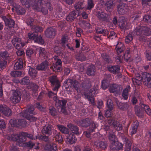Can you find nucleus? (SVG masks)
Masks as SVG:
<instances>
[{
	"label": "nucleus",
	"instance_id": "nucleus-1",
	"mask_svg": "<svg viewBox=\"0 0 151 151\" xmlns=\"http://www.w3.org/2000/svg\"><path fill=\"white\" fill-rule=\"evenodd\" d=\"M32 28L33 32L28 33V38L30 40H34L35 42L41 45L43 44L44 41L41 35H39L38 34V32H41L42 31V28L39 26L34 25Z\"/></svg>",
	"mask_w": 151,
	"mask_h": 151
},
{
	"label": "nucleus",
	"instance_id": "nucleus-2",
	"mask_svg": "<svg viewBox=\"0 0 151 151\" xmlns=\"http://www.w3.org/2000/svg\"><path fill=\"white\" fill-rule=\"evenodd\" d=\"M34 109V107L33 105L27 106L26 109L24 110L22 112V116L31 122H35L37 119V118L31 115L33 114Z\"/></svg>",
	"mask_w": 151,
	"mask_h": 151
},
{
	"label": "nucleus",
	"instance_id": "nucleus-3",
	"mask_svg": "<svg viewBox=\"0 0 151 151\" xmlns=\"http://www.w3.org/2000/svg\"><path fill=\"white\" fill-rule=\"evenodd\" d=\"M58 99L55 103V106L57 109L58 111L60 114H63L64 115L68 114L66 109V104L67 101L64 99Z\"/></svg>",
	"mask_w": 151,
	"mask_h": 151
},
{
	"label": "nucleus",
	"instance_id": "nucleus-4",
	"mask_svg": "<svg viewBox=\"0 0 151 151\" xmlns=\"http://www.w3.org/2000/svg\"><path fill=\"white\" fill-rule=\"evenodd\" d=\"M49 81L51 83V86L53 87L52 90L53 91H57L60 85L57 76L54 75L50 76L49 78Z\"/></svg>",
	"mask_w": 151,
	"mask_h": 151
},
{
	"label": "nucleus",
	"instance_id": "nucleus-5",
	"mask_svg": "<svg viewBox=\"0 0 151 151\" xmlns=\"http://www.w3.org/2000/svg\"><path fill=\"white\" fill-rule=\"evenodd\" d=\"M91 119L89 118H86L79 120H77L76 123L79 126L82 127L87 128L91 124H95L92 123Z\"/></svg>",
	"mask_w": 151,
	"mask_h": 151
},
{
	"label": "nucleus",
	"instance_id": "nucleus-6",
	"mask_svg": "<svg viewBox=\"0 0 151 151\" xmlns=\"http://www.w3.org/2000/svg\"><path fill=\"white\" fill-rule=\"evenodd\" d=\"M12 42L15 48L17 50L21 49L24 45L20 38L17 37H14L12 41Z\"/></svg>",
	"mask_w": 151,
	"mask_h": 151
},
{
	"label": "nucleus",
	"instance_id": "nucleus-7",
	"mask_svg": "<svg viewBox=\"0 0 151 151\" xmlns=\"http://www.w3.org/2000/svg\"><path fill=\"white\" fill-rule=\"evenodd\" d=\"M30 2L29 1H27L24 4V5L27 8H29L31 6H32L33 9L36 10L37 11H40V8L39 6V3L40 1H41V0H30Z\"/></svg>",
	"mask_w": 151,
	"mask_h": 151
},
{
	"label": "nucleus",
	"instance_id": "nucleus-8",
	"mask_svg": "<svg viewBox=\"0 0 151 151\" xmlns=\"http://www.w3.org/2000/svg\"><path fill=\"white\" fill-rule=\"evenodd\" d=\"M22 94L20 91L18 90H13L11 100L14 104H16L20 101Z\"/></svg>",
	"mask_w": 151,
	"mask_h": 151
},
{
	"label": "nucleus",
	"instance_id": "nucleus-9",
	"mask_svg": "<svg viewBox=\"0 0 151 151\" xmlns=\"http://www.w3.org/2000/svg\"><path fill=\"white\" fill-rule=\"evenodd\" d=\"M27 132H20L19 135H16V145L19 146L18 144L21 143L24 144L27 141V138L26 137Z\"/></svg>",
	"mask_w": 151,
	"mask_h": 151
},
{
	"label": "nucleus",
	"instance_id": "nucleus-10",
	"mask_svg": "<svg viewBox=\"0 0 151 151\" xmlns=\"http://www.w3.org/2000/svg\"><path fill=\"white\" fill-rule=\"evenodd\" d=\"M135 31L136 32V35H138L143 34L148 36L151 34V29L146 27H142L138 29H135Z\"/></svg>",
	"mask_w": 151,
	"mask_h": 151
},
{
	"label": "nucleus",
	"instance_id": "nucleus-11",
	"mask_svg": "<svg viewBox=\"0 0 151 151\" xmlns=\"http://www.w3.org/2000/svg\"><path fill=\"white\" fill-rule=\"evenodd\" d=\"M142 82L146 86L151 84V74L147 73H143L142 75Z\"/></svg>",
	"mask_w": 151,
	"mask_h": 151
},
{
	"label": "nucleus",
	"instance_id": "nucleus-12",
	"mask_svg": "<svg viewBox=\"0 0 151 151\" xmlns=\"http://www.w3.org/2000/svg\"><path fill=\"white\" fill-rule=\"evenodd\" d=\"M118 25L123 30H127L129 28V25L123 17H119L118 20Z\"/></svg>",
	"mask_w": 151,
	"mask_h": 151
},
{
	"label": "nucleus",
	"instance_id": "nucleus-13",
	"mask_svg": "<svg viewBox=\"0 0 151 151\" xmlns=\"http://www.w3.org/2000/svg\"><path fill=\"white\" fill-rule=\"evenodd\" d=\"M0 111L7 116H10L12 114L11 109L5 105H0Z\"/></svg>",
	"mask_w": 151,
	"mask_h": 151
},
{
	"label": "nucleus",
	"instance_id": "nucleus-14",
	"mask_svg": "<svg viewBox=\"0 0 151 151\" xmlns=\"http://www.w3.org/2000/svg\"><path fill=\"white\" fill-rule=\"evenodd\" d=\"M110 147L112 150H119L123 149V145L117 140L116 142H111Z\"/></svg>",
	"mask_w": 151,
	"mask_h": 151
},
{
	"label": "nucleus",
	"instance_id": "nucleus-15",
	"mask_svg": "<svg viewBox=\"0 0 151 151\" xmlns=\"http://www.w3.org/2000/svg\"><path fill=\"white\" fill-rule=\"evenodd\" d=\"M108 122L109 124L113 125L115 129L117 131H120L122 129V125L113 119H109Z\"/></svg>",
	"mask_w": 151,
	"mask_h": 151
},
{
	"label": "nucleus",
	"instance_id": "nucleus-16",
	"mask_svg": "<svg viewBox=\"0 0 151 151\" xmlns=\"http://www.w3.org/2000/svg\"><path fill=\"white\" fill-rule=\"evenodd\" d=\"M56 30L52 27L47 28L45 31V34L46 36L48 38H53L55 35Z\"/></svg>",
	"mask_w": 151,
	"mask_h": 151
},
{
	"label": "nucleus",
	"instance_id": "nucleus-17",
	"mask_svg": "<svg viewBox=\"0 0 151 151\" xmlns=\"http://www.w3.org/2000/svg\"><path fill=\"white\" fill-rule=\"evenodd\" d=\"M77 11L73 10L70 12L66 17V19L67 21L73 22L78 16L77 14Z\"/></svg>",
	"mask_w": 151,
	"mask_h": 151
},
{
	"label": "nucleus",
	"instance_id": "nucleus-18",
	"mask_svg": "<svg viewBox=\"0 0 151 151\" xmlns=\"http://www.w3.org/2000/svg\"><path fill=\"white\" fill-rule=\"evenodd\" d=\"M3 19L4 20L5 25L10 28L14 27L15 24L14 21L13 19L8 17H6L5 16L3 17Z\"/></svg>",
	"mask_w": 151,
	"mask_h": 151
},
{
	"label": "nucleus",
	"instance_id": "nucleus-19",
	"mask_svg": "<svg viewBox=\"0 0 151 151\" xmlns=\"http://www.w3.org/2000/svg\"><path fill=\"white\" fill-rule=\"evenodd\" d=\"M109 90L111 93L118 94L120 92V86L117 84H113L110 86Z\"/></svg>",
	"mask_w": 151,
	"mask_h": 151
},
{
	"label": "nucleus",
	"instance_id": "nucleus-20",
	"mask_svg": "<svg viewBox=\"0 0 151 151\" xmlns=\"http://www.w3.org/2000/svg\"><path fill=\"white\" fill-rule=\"evenodd\" d=\"M116 103L118 108L122 111H126L129 107V105L127 103H122L118 100L116 101Z\"/></svg>",
	"mask_w": 151,
	"mask_h": 151
},
{
	"label": "nucleus",
	"instance_id": "nucleus-21",
	"mask_svg": "<svg viewBox=\"0 0 151 151\" xmlns=\"http://www.w3.org/2000/svg\"><path fill=\"white\" fill-rule=\"evenodd\" d=\"M52 126L50 124H47L45 125L42 130V133L43 135H48L47 136L51 134L52 127Z\"/></svg>",
	"mask_w": 151,
	"mask_h": 151
},
{
	"label": "nucleus",
	"instance_id": "nucleus-22",
	"mask_svg": "<svg viewBox=\"0 0 151 151\" xmlns=\"http://www.w3.org/2000/svg\"><path fill=\"white\" fill-rule=\"evenodd\" d=\"M76 140V138L73 133H70L67 135L66 138V142L68 144H72L75 143Z\"/></svg>",
	"mask_w": 151,
	"mask_h": 151
},
{
	"label": "nucleus",
	"instance_id": "nucleus-23",
	"mask_svg": "<svg viewBox=\"0 0 151 151\" xmlns=\"http://www.w3.org/2000/svg\"><path fill=\"white\" fill-rule=\"evenodd\" d=\"M108 70L114 74H118L120 73V68L118 65L110 66L107 67Z\"/></svg>",
	"mask_w": 151,
	"mask_h": 151
},
{
	"label": "nucleus",
	"instance_id": "nucleus-24",
	"mask_svg": "<svg viewBox=\"0 0 151 151\" xmlns=\"http://www.w3.org/2000/svg\"><path fill=\"white\" fill-rule=\"evenodd\" d=\"M106 10L108 12H110L112 11L115 4L113 0H109L105 3Z\"/></svg>",
	"mask_w": 151,
	"mask_h": 151
},
{
	"label": "nucleus",
	"instance_id": "nucleus-25",
	"mask_svg": "<svg viewBox=\"0 0 151 151\" xmlns=\"http://www.w3.org/2000/svg\"><path fill=\"white\" fill-rule=\"evenodd\" d=\"M117 11L121 15L125 14L126 12L125 4L123 3H120L117 6Z\"/></svg>",
	"mask_w": 151,
	"mask_h": 151
},
{
	"label": "nucleus",
	"instance_id": "nucleus-26",
	"mask_svg": "<svg viewBox=\"0 0 151 151\" xmlns=\"http://www.w3.org/2000/svg\"><path fill=\"white\" fill-rule=\"evenodd\" d=\"M97 128V127L95 124H92L89 129L85 131L84 134L87 137L89 138L90 136V133L95 131V129Z\"/></svg>",
	"mask_w": 151,
	"mask_h": 151
},
{
	"label": "nucleus",
	"instance_id": "nucleus-27",
	"mask_svg": "<svg viewBox=\"0 0 151 151\" xmlns=\"http://www.w3.org/2000/svg\"><path fill=\"white\" fill-rule=\"evenodd\" d=\"M91 87V82L89 80H86L81 83V87L84 90H88Z\"/></svg>",
	"mask_w": 151,
	"mask_h": 151
},
{
	"label": "nucleus",
	"instance_id": "nucleus-28",
	"mask_svg": "<svg viewBox=\"0 0 151 151\" xmlns=\"http://www.w3.org/2000/svg\"><path fill=\"white\" fill-rule=\"evenodd\" d=\"M67 126L72 131L73 134H74L77 135L79 134V129L77 126L71 124H70L67 125Z\"/></svg>",
	"mask_w": 151,
	"mask_h": 151
},
{
	"label": "nucleus",
	"instance_id": "nucleus-29",
	"mask_svg": "<svg viewBox=\"0 0 151 151\" xmlns=\"http://www.w3.org/2000/svg\"><path fill=\"white\" fill-rule=\"evenodd\" d=\"M96 71L95 67L93 65H91L88 66L86 70V73L88 76L94 75Z\"/></svg>",
	"mask_w": 151,
	"mask_h": 151
},
{
	"label": "nucleus",
	"instance_id": "nucleus-30",
	"mask_svg": "<svg viewBox=\"0 0 151 151\" xmlns=\"http://www.w3.org/2000/svg\"><path fill=\"white\" fill-rule=\"evenodd\" d=\"M48 63L47 60H45L39 65L37 67L38 70H45L47 68Z\"/></svg>",
	"mask_w": 151,
	"mask_h": 151
},
{
	"label": "nucleus",
	"instance_id": "nucleus-31",
	"mask_svg": "<svg viewBox=\"0 0 151 151\" xmlns=\"http://www.w3.org/2000/svg\"><path fill=\"white\" fill-rule=\"evenodd\" d=\"M16 12L18 14L23 15L26 12L25 9L20 5L15 4L14 6Z\"/></svg>",
	"mask_w": 151,
	"mask_h": 151
},
{
	"label": "nucleus",
	"instance_id": "nucleus-32",
	"mask_svg": "<svg viewBox=\"0 0 151 151\" xmlns=\"http://www.w3.org/2000/svg\"><path fill=\"white\" fill-rule=\"evenodd\" d=\"M96 16L99 19L103 21L107 20L108 19L106 14L103 12H97Z\"/></svg>",
	"mask_w": 151,
	"mask_h": 151
},
{
	"label": "nucleus",
	"instance_id": "nucleus-33",
	"mask_svg": "<svg viewBox=\"0 0 151 151\" xmlns=\"http://www.w3.org/2000/svg\"><path fill=\"white\" fill-rule=\"evenodd\" d=\"M108 137L110 143L116 142L118 140L115 133L113 131H111L109 133Z\"/></svg>",
	"mask_w": 151,
	"mask_h": 151
},
{
	"label": "nucleus",
	"instance_id": "nucleus-34",
	"mask_svg": "<svg viewBox=\"0 0 151 151\" xmlns=\"http://www.w3.org/2000/svg\"><path fill=\"white\" fill-rule=\"evenodd\" d=\"M84 2V0H80V1L75 4L74 7L77 12L80 9H82L84 8L83 4Z\"/></svg>",
	"mask_w": 151,
	"mask_h": 151
},
{
	"label": "nucleus",
	"instance_id": "nucleus-35",
	"mask_svg": "<svg viewBox=\"0 0 151 151\" xmlns=\"http://www.w3.org/2000/svg\"><path fill=\"white\" fill-rule=\"evenodd\" d=\"M19 145V146L20 147H28L30 149H32L33 148L34 146L35 145V144L33 143L32 141H29L27 142H25L24 144L21 143L19 145Z\"/></svg>",
	"mask_w": 151,
	"mask_h": 151
},
{
	"label": "nucleus",
	"instance_id": "nucleus-36",
	"mask_svg": "<svg viewBox=\"0 0 151 151\" xmlns=\"http://www.w3.org/2000/svg\"><path fill=\"white\" fill-rule=\"evenodd\" d=\"M28 73L29 75L32 78L36 77L37 75V72L34 68L29 67L28 69Z\"/></svg>",
	"mask_w": 151,
	"mask_h": 151
},
{
	"label": "nucleus",
	"instance_id": "nucleus-37",
	"mask_svg": "<svg viewBox=\"0 0 151 151\" xmlns=\"http://www.w3.org/2000/svg\"><path fill=\"white\" fill-rule=\"evenodd\" d=\"M57 127L62 133L65 134H67L69 133V129L64 126L59 125H57Z\"/></svg>",
	"mask_w": 151,
	"mask_h": 151
},
{
	"label": "nucleus",
	"instance_id": "nucleus-38",
	"mask_svg": "<svg viewBox=\"0 0 151 151\" xmlns=\"http://www.w3.org/2000/svg\"><path fill=\"white\" fill-rule=\"evenodd\" d=\"M30 86L32 90L34 93H33V95L36 96L37 95V93L36 92L38 90L39 86L38 85H37L36 83H31L30 84Z\"/></svg>",
	"mask_w": 151,
	"mask_h": 151
},
{
	"label": "nucleus",
	"instance_id": "nucleus-39",
	"mask_svg": "<svg viewBox=\"0 0 151 151\" xmlns=\"http://www.w3.org/2000/svg\"><path fill=\"white\" fill-rule=\"evenodd\" d=\"M9 58V55L6 51L0 52V59L6 60Z\"/></svg>",
	"mask_w": 151,
	"mask_h": 151
},
{
	"label": "nucleus",
	"instance_id": "nucleus-40",
	"mask_svg": "<svg viewBox=\"0 0 151 151\" xmlns=\"http://www.w3.org/2000/svg\"><path fill=\"white\" fill-rule=\"evenodd\" d=\"M19 119H12L9 121L12 126L19 127Z\"/></svg>",
	"mask_w": 151,
	"mask_h": 151
},
{
	"label": "nucleus",
	"instance_id": "nucleus-41",
	"mask_svg": "<svg viewBox=\"0 0 151 151\" xmlns=\"http://www.w3.org/2000/svg\"><path fill=\"white\" fill-rule=\"evenodd\" d=\"M130 88L129 86H128L124 90L122 93V96L125 100H127L128 98V89Z\"/></svg>",
	"mask_w": 151,
	"mask_h": 151
},
{
	"label": "nucleus",
	"instance_id": "nucleus-42",
	"mask_svg": "<svg viewBox=\"0 0 151 151\" xmlns=\"http://www.w3.org/2000/svg\"><path fill=\"white\" fill-rule=\"evenodd\" d=\"M135 32L136 33V32L134 31V32H133L131 33H129L126 37V39H125V42L127 43H129L132 41L133 39V35H134V33H135Z\"/></svg>",
	"mask_w": 151,
	"mask_h": 151
},
{
	"label": "nucleus",
	"instance_id": "nucleus-43",
	"mask_svg": "<svg viewBox=\"0 0 151 151\" xmlns=\"http://www.w3.org/2000/svg\"><path fill=\"white\" fill-rule=\"evenodd\" d=\"M10 74L13 77H17L21 76L22 74V73L20 71L15 70L12 71Z\"/></svg>",
	"mask_w": 151,
	"mask_h": 151
},
{
	"label": "nucleus",
	"instance_id": "nucleus-44",
	"mask_svg": "<svg viewBox=\"0 0 151 151\" xmlns=\"http://www.w3.org/2000/svg\"><path fill=\"white\" fill-rule=\"evenodd\" d=\"M136 115L139 117H142L144 116V111L142 109L137 108L135 109Z\"/></svg>",
	"mask_w": 151,
	"mask_h": 151
},
{
	"label": "nucleus",
	"instance_id": "nucleus-45",
	"mask_svg": "<svg viewBox=\"0 0 151 151\" xmlns=\"http://www.w3.org/2000/svg\"><path fill=\"white\" fill-rule=\"evenodd\" d=\"M37 52H39L40 55H42V56L43 55H45V54L47 53L45 49L42 47H40L36 49V50L35 54H36Z\"/></svg>",
	"mask_w": 151,
	"mask_h": 151
},
{
	"label": "nucleus",
	"instance_id": "nucleus-46",
	"mask_svg": "<svg viewBox=\"0 0 151 151\" xmlns=\"http://www.w3.org/2000/svg\"><path fill=\"white\" fill-rule=\"evenodd\" d=\"M109 82L107 79H104L102 82L101 87L104 89L107 88L109 86Z\"/></svg>",
	"mask_w": 151,
	"mask_h": 151
},
{
	"label": "nucleus",
	"instance_id": "nucleus-47",
	"mask_svg": "<svg viewBox=\"0 0 151 151\" xmlns=\"http://www.w3.org/2000/svg\"><path fill=\"white\" fill-rule=\"evenodd\" d=\"M98 146L101 148L104 149L106 148L107 146L106 142L100 141L97 143Z\"/></svg>",
	"mask_w": 151,
	"mask_h": 151
},
{
	"label": "nucleus",
	"instance_id": "nucleus-48",
	"mask_svg": "<svg viewBox=\"0 0 151 151\" xmlns=\"http://www.w3.org/2000/svg\"><path fill=\"white\" fill-rule=\"evenodd\" d=\"M23 67V63L20 60L19 62L18 61L16 63L14 66V69L15 70H17L21 69Z\"/></svg>",
	"mask_w": 151,
	"mask_h": 151
},
{
	"label": "nucleus",
	"instance_id": "nucleus-49",
	"mask_svg": "<svg viewBox=\"0 0 151 151\" xmlns=\"http://www.w3.org/2000/svg\"><path fill=\"white\" fill-rule=\"evenodd\" d=\"M60 49V48L57 46L55 47L54 48V52L57 54V55L62 56L63 55L62 51Z\"/></svg>",
	"mask_w": 151,
	"mask_h": 151
},
{
	"label": "nucleus",
	"instance_id": "nucleus-50",
	"mask_svg": "<svg viewBox=\"0 0 151 151\" xmlns=\"http://www.w3.org/2000/svg\"><path fill=\"white\" fill-rule=\"evenodd\" d=\"M36 139L43 140L47 142H50L49 139L47 136H43L42 135H39L36 137Z\"/></svg>",
	"mask_w": 151,
	"mask_h": 151
},
{
	"label": "nucleus",
	"instance_id": "nucleus-51",
	"mask_svg": "<svg viewBox=\"0 0 151 151\" xmlns=\"http://www.w3.org/2000/svg\"><path fill=\"white\" fill-rule=\"evenodd\" d=\"M30 82L29 78L26 76L21 80L20 83L22 84L28 85Z\"/></svg>",
	"mask_w": 151,
	"mask_h": 151
},
{
	"label": "nucleus",
	"instance_id": "nucleus-52",
	"mask_svg": "<svg viewBox=\"0 0 151 151\" xmlns=\"http://www.w3.org/2000/svg\"><path fill=\"white\" fill-rule=\"evenodd\" d=\"M107 109L112 110L114 108L113 102L111 99H109L107 101Z\"/></svg>",
	"mask_w": 151,
	"mask_h": 151
},
{
	"label": "nucleus",
	"instance_id": "nucleus-53",
	"mask_svg": "<svg viewBox=\"0 0 151 151\" xmlns=\"http://www.w3.org/2000/svg\"><path fill=\"white\" fill-rule=\"evenodd\" d=\"M50 114L52 116H55L57 115V112L55 109L52 106H50L49 108Z\"/></svg>",
	"mask_w": 151,
	"mask_h": 151
},
{
	"label": "nucleus",
	"instance_id": "nucleus-54",
	"mask_svg": "<svg viewBox=\"0 0 151 151\" xmlns=\"http://www.w3.org/2000/svg\"><path fill=\"white\" fill-rule=\"evenodd\" d=\"M55 139L59 143H61L63 141V138L62 135L60 134V133L59 132L55 134Z\"/></svg>",
	"mask_w": 151,
	"mask_h": 151
},
{
	"label": "nucleus",
	"instance_id": "nucleus-55",
	"mask_svg": "<svg viewBox=\"0 0 151 151\" xmlns=\"http://www.w3.org/2000/svg\"><path fill=\"white\" fill-rule=\"evenodd\" d=\"M143 21L145 22L151 24V14L145 15L143 17Z\"/></svg>",
	"mask_w": 151,
	"mask_h": 151
},
{
	"label": "nucleus",
	"instance_id": "nucleus-56",
	"mask_svg": "<svg viewBox=\"0 0 151 151\" xmlns=\"http://www.w3.org/2000/svg\"><path fill=\"white\" fill-rule=\"evenodd\" d=\"M19 127H25L27 126V122L24 119H19Z\"/></svg>",
	"mask_w": 151,
	"mask_h": 151
},
{
	"label": "nucleus",
	"instance_id": "nucleus-57",
	"mask_svg": "<svg viewBox=\"0 0 151 151\" xmlns=\"http://www.w3.org/2000/svg\"><path fill=\"white\" fill-rule=\"evenodd\" d=\"M119 44L118 45H117L116 46L115 48L118 54L121 53L124 50V47L122 46H119Z\"/></svg>",
	"mask_w": 151,
	"mask_h": 151
},
{
	"label": "nucleus",
	"instance_id": "nucleus-58",
	"mask_svg": "<svg viewBox=\"0 0 151 151\" xmlns=\"http://www.w3.org/2000/svg\"><path fill=\"white\" fill-rule=\"evenodd\" d=\"M102 57L104 60L106 61V63H110L112 62L109 56L106 55H104Z\"/></svg>",
	"mask_w": 151,
	"mask_h": 151
},
{
	"label": "nucleus",
	"instance_id": "nucleus-59",
	"mask_svg": "<svg viewBox=\"0 0 151 151\" xmlns=\"http://www.w3.org/2000/svg\"><path fill=\"white\" fill-rule=\"evenodd\" d=\"M34 20L33 18L31 17H29L28 18L27 20V24L30 26H32L33 25Z\"/></svg>",
	"mask_w": 151,
	"mask_h": 151
},
{
	"label": "nucleus",
	"instance_id": "nucleus-60",
	"mask_svg": "<svg viewBox=\"0 0 151 151\" xmlns=\"http://www.w3.org/2000/svg\"><path fill=\"white\" fill-rule=\"evenodd\" d=\"M94 4L93 3V0H88L87 9H91L94 7Z\"/></svg>",
	"mask_w": 151,
	"mask_h": 151
},
{
	"label": "nucleus",
	"instance_id": "nucleus-61",
	"mask_svg": "<svg viewBox=\"0 0 151 151\" xmlns=\"http://www.w3.org/2000/svg\"><path fill=\"white\" fill-rule=\"evenodd\" d=\"M16 135H10L7 136L6 137V138L9 140H13L16 141Z\"/></svg>",
	"mask_w": 151,
	"mask_h": 151
},
{
	"label": "nucleus",
	"instance_id": "nucleus-62",
	"mask_svg": "<svg viewBox=\"0 0 151 151\" xmlns=\"http://www.w3.org/2000/svg\"><path fill=\"white\" fill-rule=\"evenodd\" d=\"M136 80V82L138 85H140L142 82V76L139 77L135 78H134Z\"/></svg>",
	"mask_w": 151,
	"mask_h": 151
},
{
	"label": "nucleus",
	"instance_id": "nucleus-63",
	"mask_svg": "<svg viewBox=\"0 0 151 151\" xmlns=\"http://www.w3.org/2000/svg\"><path fill=\"white\" fill-rule=\"evenodd\" d=\"M34 52L32 49L28 48L26 51V55L28 57H30L33 54Z\"/></svg>",
	"mask_w": 151,
	"mask_h": 151
},
{
	"label": "nucleus",
	"instance_id": "nucleus-64",
	"mask_svg": "<svg viewBox=\"0 0 151 151\" xmlns=\"http://www.w3.org/2000/svg\"><path fill=\"white\" fill-rule=\"evenodd\" d=\"M50 151H58L57 145L54 143L51 144L50 145Z\"/></svg>",
	"mask_w": 151,
	"mask_h": 151
}]
</instances>
